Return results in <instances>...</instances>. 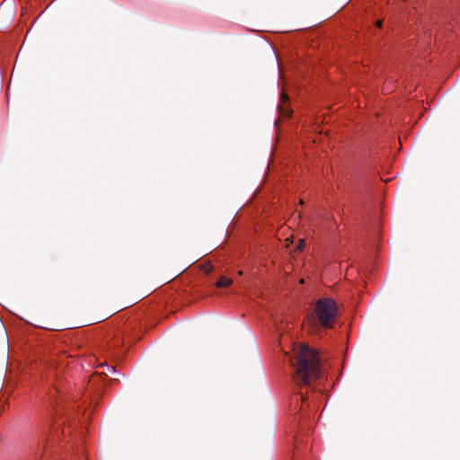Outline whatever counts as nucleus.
Masks as SVG:
<instances>
[{"instance_id":"f03ea898","label":"nucleus","mask_w":460,"mask_h":460,"mask_svg":"<svg viewBox=\"0 0 460 460\" xmlns=\"http://www.w3.org/2000/svg\"><path fill=\"white\" fill-rule=\"evenodd\" d=\"M338 316V305L330 297H323L316 301L314 312L308 314L304 324L311 331H318L321 328L330 329L333 326Z\"/></svg>"},{"instance_id":"423d86ee","label":"nucleus","mask_w":460,"mask_h":460,"mask_svg":"<svg viewBox=\"0 0 460 460\" xmlns=\"http://www.w3.org/2000/svg\"><path fill=\"white\" fill-rule=\"evenodd\" d=\"M376 26L377 27H381L382 26V21H377L376 22Z\"/></svg>"},{"instance_id":"f257e3e1","label":"nucleus","mask_w":460,"mask_h":460,"mask_svg":"<svg viewBox=\"0 0 460 460\" xmlns=\"http://www.w3.org/2000/svg\"><path fill=\"white\" fill-rule=\"evenodd\" d=\"M295 368L293 379L298 385L312 386L321 377L320 358L308 346L299 345L290 358Z\"/></svg>"},{"instance_id":"7ed1b4c3","label":"nucleus","mask_w":460,"mask_h":460,"mask_svg":"<svg viewBox=\"0 0 460 460\" xmlns=\"http://www.w3.org/2000/svg\"><path fill=\"white\" fill-rule=\"evenodd\" d=\"M278 109H279V116L283 119L289 118L292 113V110L290 109V106H289V97L284 92H282L280 94V100H279V103L278 105Z\"/></svg>"},{"instance_id":"1a4fd4ad","label":"nucleus","mask_w":460,"mask_h":460,"mask_svg":"<svg viewBox=\"0 0 460 460\" xmlns=\"http://www.w3.org/2000/svg\"><path fill=\"white\" fill-rule=\"evenodd\" d=\"M212 270V268H209V270H208V273H210Z\"/></svg>"},{"instance_id":"20e7f679","label":"nucleus","mask_w":460,"mask_h":460,"mask_svg":"<svg viewBox=\"0 0 460 460\" xmlns=\"http://www.w3.org/2000/svg\"><path fill=\"white\" fill-rule=\"evenodd\" d=\"M233 284V280L231 279H226L224 276H221L218 280L216 282V287L218 288H227Z\"/></svg>"},{"instance_id":"0eeeda50","label":"nucleus","mask_w":460,"mask_h":460,"mask_svg":"<svg viewBox=\"0 0 460 460\" xmlns=\"http://www.w3.org/2000/svg\"><path fill=\"white\" fill-rule=\"evenodd\" d=\"M212 270V268H209V270H208V273H210Z\"/></svg>"},{"instance_id":"6e6552de","label":"nucleus","mask_w":460,"mask_h":460,"mask_svg":"<svg viewBox=\"0 0 460 460\" xmlns=\"http://www.w3.org/2000/svg\"><path fill=\"white\" fill-rule=\"evenodd\" d=\"M212 270V268H209V270H208V273H210Z\"/></svg>"},{"instance_id":"39448f33","label":"nucleus","mask_w":460,"mask_h":460,"mask_svg":"<svg viewBox=\"0 0 460 460\" xmlns=\"http://www.w3.org/2000/svg\"><path fill=\"white\" fill-rule=\"evenodd\" d=\"M305 241H304L303 239H300V240H299V243H298V245H297V247H296V250H297V251H302V250H303V248L305 247Z\"/></svg>"}]
</instances>
